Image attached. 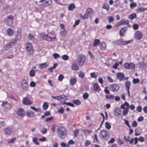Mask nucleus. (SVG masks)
Returning <instances> with one entry per match:
<instances>
[{
    "mask_svg": "<svg viewBox=\"0 0 147 147\" xmlns=\"http://www.w3.org/2000/svg\"><path fill=\"white\" fill-rule=\"evenodd\" d=\"M125 76L123 73L121 72L118 73L117 75V78L120 81L124 79Z\"/></svg>",
    "mask_w": 147,
    "mask_h": 147,
    "instance_id": "6ab92c4d",
    "label": "nucleus"
},
{
    "mask_svg": "<svg viewBox=\"0 0 147 147\" xmlns=\"http://www.w3.org/2000/svg\"><path fill=\"white\" fill-rule=\"evenodd\" d=\"M100 42V40L99 39H96L94 41L93 45L94 46H96L98 45Z\"/></svg>",
    "mask_w": 147,
    "mask_h": 147,
    "instance_id": "ea45409f",
    "label": "nucleus"
},
{
    "mask_svg": "<svg viewBox=\"0 0 147 147\" xmlns=\"http://www.w3.org/2000/svg\"><path fill=\"white\" fill-rule=\"evenodd\" d=\"M117 141L119 144L120 145L124 143L119 138L117 139Z\"/></svg>",
    "mask_w": 147,
    "mask_h": 147,
    "instance_id": "e2e57ef3",
    "label": "nucleus"
},
{
    "mask_svg": "<svg viewBox=\"0 0 147 147\" xmlns=\"http://www.w3.org/2000/svg\"><path fill=\"white\" fill-rule=\"evenodd\" d=\"M134 37L138 40H140L142 38V33L139 31H137L135 33Z\"/></svg>",
    "mask_w": 147,
    "mask_h": 147,
    "instance_id": "2eb2a0df",
    "label": "nucleus"
},
{
    "mask_svg": "<svg viewBox=\"0 0 147 147\" xmlns=\"http://www.w3.org/2000/svg\"><path fill=\"white\" fill-rule=\"evenodd\" d=\"M35 74V71L33 69H31L29 72V75L31 77H32L34 76Z\"/></svg>",
    "mask_w": 147,
    "mask_h": 147,
    "instance_id": "58836bf2",
    "label": "nucleus"
},
{
    "mask_svg": "<svg viewBox=\"0 0 147 147\" xmlns=\"http://www.w3.org/2000/svg\"><path fill=\"white\" fill-rule=\"evenodd\" d=\"M108 22L109 23L113 22L114 20V18L112 16H110L108 18Z\"/></svg>",
    "mask_w": 147,
    "mask_h": 147,
    "instance_id": "8fccbe9b",
    "label": "nucleus"
},
{
    "mask_svg": "<svg viewBox=\"0 0 147 147\" xmlns=\"http://www.w3.org/2000/svg\"><path fill=\"white\" fill-rule=\"evenodd\" d=\"M86 57L85 55L82 54H79L77 57L76 62L80 65H82L85 62Z\"/></svg>",
    "mask_w": 147,
    "mask_h": 147,
    "instance_id": "f03ea898",
    "label": "nucleus"
},
{
    "mask_svg": "<svg viewBox=\"0 0 147 147\" xmlns=\"http://www.w3.org/2000/svg\"><path fill=\"white\" fill-rule=\"evenodd\" d=\"M109 88L110 90L113 92H117L119 89L118 85L116 84H113L110 85Z\"/></svg>",
    "mask_w": 147,
    "mask_h": 147,
    "instance_id": "6e6552de",
    "label": "nucleus"
},
{
    "mask_svg": "<svg viewBox=\"0 0 147 147\" xmlns=\"http://www.w3.org/2000/svg\"><path fill=\"white\" fill-rule=\"evenodd\" d=\"M4 132L6 134H9L12 133L11 129L9 127H6L4 130Z\"/></svg>",
    "mask_w": 147,
    "mask_h": 147,
    "instance_id": "5701e85b",
    "label": "nucleus"
},
{
    "mask_svg": "<svg viewBox=\"0 0 147 147\" xmlns=\"http://www.w3.org/2000/svg\"><path fill=\"white\" fill-rule=\"evenodd\" d=\"M120 108L123 109V115L125 116L127 115L129 109V104L128 102H125L122 104L120 107Z\"/></svg>",
    "mask_w": 147,
    "mask_h": 147,
    "instance_id": "7ed1b4c3",
    "label": "nucleus"
},
{
    "mask_svg": "<svg viewBox=\"0 0 147 147\" xmlns=\"http://www.w3.org/2000/svg\"><path fill=\"white\" fill-rule=\"evenodd\" d=\"M49 65V63L47 62L40 63L38 65V68L42 69L48 66Z\"/></svg>",
    "mask_w": 147,
    "mask_h": 147,
    "instance_id": "aec40b11",
    "label": "nucleus"
},
{
    "mask_svg": "<svg viewBox=\"0 0 147 147\" xmlns=\"http://www.w3.org/2000/svg\"><path fill=\"white\" fill-rule=\"evenodd\" d=\"M16 140V138H13L12 139H9L7 140V142L8 143H12L14 142Z\"/></svg>",
    "mask_w": 147,
    "mask_h": 147,
    "instance_id": "052dcab7",
    "label": "nucleus"
},
{
    "mask_svg": "<svg viewBox=\"0 0 147 147\" xmlns=\"http://www.w3.org/2000/svg\"><path fill=\"white\" fill-rule=\"evenodd\" d=\"M14 19L13 16L11 15H9L7 17L5 18L4 19L5 22H7L8 21V20L10 19L11 20H13Z\"/></svg>",
    "mask_w": 147,
    "mask_h": 147,
    "instance_id": "c756f323",
    "label": "nucleus"
},
{
    "mask_svg": "<svg viewBox=\"0 0 147 147\" xmlns=\"http://www.w3.org/2000/svg\"><path fill=\"white\" fill-rule=\"evenodd\" d=\"M85 76L84 73L82 71H80V73L79 74V76L82 78H84Z\"/></svg>",
    "mask_w": 147,
    "mask_h": 147,
    "instance_id": "13d9d810",
    "label": "nucleus"
},
{
    "mask_svg": "<svg viewBox=\"0 0 147 147\" xmlns=\"http://www.w3.org/2000/svg\"><path fill=\"white\" fill-rule=\"evenodd\" d=\"M120 21L122 25H125L128 24V21L124 19H122Z\"/></svg>",
    "mask_w": 147,
    "mask_h": 147,
    "instance_id": "a19ab883",
    "label": "nucleus"
},
{
    "mask_svg": "<svg viewBox=\"0 0 147 147\" xmlns=\"http://www.w3.org/2000/svg\"><path fill=\"white\" fill-rule=\"evenodd\" d=\"M64 111V110L62 107H61L58 110V112L59 113L63 114Z\"/></svg>",
    "mask_w": 147,
    "mask_h": 147,
    "instance_id": "338daca9",
    "label": "nucleus"
},
{
    "mask_svg": "<svg viewBox=\"0 0 147 147\" xmlns=\"http://www.w3.org/2000/svg\"><path fill=\"white\" fill-rule=\"evenodd\" d=\"M56 127L55 125H53L52 126L51 130L53 133H54L55 131V129Z\"/></svg>",
    "mask_w": 147,
    "mask_h": 147,
    "instance_id": "0e129e2a",
    "label": "nucleus"
},
{
    "mask_svg": "<svg viewBox=\"0 0 147 147\" xmlns=\"http://www.w3.org/2000/svg\"><path fill=\"white\" fill-rule=\"evenodd\" d=\"M76 7V6L74 3H71L69 4L68 7V9L69 11L73 10Z\"/></svg>",
    "mask_w": 147,
    "mask_h": 147,
    "instance_id": "cd10ccee",
    "label": "nucleus"
},
{
    "mask_svg": "<svg viewBox=\"0 0 147 147\" xmlns=\"http://www.w3.org/2000/svg\"><path fill=\"white\" fill-rule=\"evenodd\" d=\"M2 106L5 107V109H10L12 107L11 104L8 103L7 102H4L2 104Z\"/></svg>",
    "mask_w": 147,
    "mask_h": 147,
    "instance_id": "f3484780",
    "label": "nucleus"
},
{
    "mask_svg": "<svg viewBox=\"0 0 147 147\" xmlns=\"http://www.w3.org/2000/svg\"><path fill=\"white\" fill-rule=\"evenodd\" d=\"M32 141L35 144L37 145H38L39 143L37 141V138L36 137L32 139Z\"/></svg>",
    "mask_w": 147,
    "mask_h": 147,
    "instance_id": "de8ad7c7",
    "label": "nucleus"
},
{
    "mask_svg": "<svg viewBox=\"0 0 147 147\" xmlns=\"http://www.w3.org/2000/svg\"><path fill=\"white\" fill-rule=\"evenodd\" d=\"M93 11L90 8H89L87 9L86 13L88 16H91L92 14Z\"/></svg>",
    "mask_w": 147,
    "mask_h": 147,
    "instance_id": "bb28decb",
    "label": "nucleus"
},
{
    "mask_svg": "<svg viewBox=\"0 0 147 147\" xmlns=\"http://www.w3.org/2000/svg\"><path fill=\"white\" fill-rule=\"evenodd\" d=\"M132 42L131 40L124 41L120 40H117L113 42V43L118 45L121 44L125 45L128 43H130Z\"/></svg>",
    "mask_w": 147,
    "mask_h": 147,
    "instance_id": "1a4fd4ad",
    "label": "nucleus"
},
{
    "mask_svg": "<svg viewBox=\"0 0 147 147\" xmlns=\"http://www.w3.org/2000/svg\"><path fill=\"white\" fill-rule=\"evenodd\" d=\"M73 102L77 106L79 105L81 103L80 101L78 99L74 100H73Z\"/></svg>",
    "mask_w": 147,
    "mask_h": 147,
    "instance_id": "37998d69",
    "label": "nucleus"
},
{
    "mask_svg": "<svg viewBox=\"0 0 147 147\" xmlns=\"http://www.w3.org/2000/svg\"><path fill=\"white\" fill-rule=\"evenodd\" d=\"M26 51L29 55H32L34 53V51L31 43L27 42L26 45Z\"/></svg>",
    "mask_w": 147,
    "mask_h": 147,
    "instance_id": "39448f33",
    "label": "nucleus"
},
{
    "mask_svg": "<svg viewBox=\"0 0 147 147\" xmlns=\"http://www.w3.org/2000/svg\"><path fill=\"white\" fill-rule=\"evenodd\" d=\"M102 8L105 9L107 11H108L109 9V6L108 3H105L103 4Z\"/></svg>",
    "mask_w": 147,
    "mask_h": 147,
    "instance_id": "7c9ffc66",
    "label": "nucleus"
},
{
    "mask_svg": "<svg viewBox=\"0 0 147 147\" xmlns=\"http://www.w3.org/2000/svg\"><path fill=\"white\" fill-rule=\"evenodd\" d=\"M16 113L18 115L22 117H23L25 114L24 110L22 108H19L18 109Z\"/></svg>",
    "mask_w": 147,
    "mask_h": 147,
    "instance_id": "f8f14e48",
    "label": "nucleus"
},
{
    "mask_svg": "<svg viewBox=\"0 0 147 147\" xmlns=\"http://www.w3.org/2000/svg\"><path fill=\"white\" fill-rule=\"evenodd\" d=\"M99 47L102 50H105L106 48V44L105 42H103L100 44Z\"/></svg>",
    "mask_w": 147,
    "mask_h": 147,
    "instance_id": "412c9836",
    "label": "nucleus"
},
{
    "mask_svg": "<svg viewBox=\"0 0 147 147\" xmlns=\"http://www.w3.org/2000/svg\"><path fill=\"white\" fill-rule=\"evenodd\" d=\"M61 104L63 105L66 104L67 106H70L72 107H73L74 106V104L73 103L69 102H61Z\"/></svg>",
    "mask_w": 147,
    "mask_h": 147,
    "instance_id": "2f4dec72",
    "label": "nucleus"
},
{
    "mask_svg": "<svg viewBox=\"0 0 147 147\" xmlns=\"http://www.w3.org/2000/svg\"><path fill=\"white\" fill-rule=\"evenodd\" d=\"M124 67L125 68L127 69H131L132 70H134L135 69V65L132 63H125L124 65Z\"/></svg>",
    "mask_w": 147,
    "mask_h": 147,
    "instance_id": "9b49d317",
    "label": "nucleus"
},
{
    "mask_svg": "<svg viewBox=\"0 0 147 147\" xmlns=\"http://www.w3.org/2000/svg\"><path fill=\"white\" fill-rule=\"evenodd\" d=\"M71 68L74 70H78L79 69V67L77 63H72L71 65Z\"/></svg>",
    "mask_w": 147,
    "mask_h": 147,
    "instance_id": "4be33fe9",
    "label": "nucleus"
},
{
    "mask_svg": "<svg viewBox=\"0 0 147 147\" xmlns=\"http://www.w3.org/2000/svg\"><path fill=\"white\" fill-rule=\"evenodd\" d=\"M40 37L41 39L48 41L54 40L55 37H51L47 34H45L44 33H42L40 34Z\"/></svg>",
    "mask_w": 147,
    "mask_h": 147,
    "instance_id": "20e7f679",
    "label": "nucleus"
},
{
    "mask_svg": "<svg viewBox=\"0 0 147 147\" xmlns=\"http://www.w3.org/2000/svg\"><path fill=\"white\" fill-rule=\"evenodd\" d=\"M22 104L24 105H29L32 104V102L29 100L27 97L23 98L22 100Z\"/></svg>",
    "mask_w": 147,
    "mask_h": 147,
    "instance_id": "9d476101",
    "label": "nucleus"
},
{
    "mask_svg": "<svg viewBox=\"0 0 147 147\" xmlns=\"http://www.w3.org/2000/svg\"><path fill=\"white\" fill-rule=\"evenodd\" d=\"M93 89L94 91L99 92L101 90V89L97 83H95L93 85Z\"/></svg>",
    "mask_w": 147,
    "mask_h": 147,
    "instance_id": "dca6fc26",
    "label": "nucleus"
},
{
    "mask_svg": "<svg viewBox=\"0 0 147 147\" xmlns=\"http://www.w3.org/2000/svg\"><path fill=\"white\" fill-rule=\"evenodd\" d=\"M125 89L127 92L128 96L129 97L130 96V94L129 89L130 86L131 84V82L129 81H126L125 82Z\"/></svg>",
    "mask_w": 147,
    "mask_h": 147,
    "instance_id": "ddd939ff",
    "label": "nucleus"
},
{
    "mask_svg": "<svg viewBox=\"0 0 147 147\" xmlns=\"http://www.w3.org/2000/svg\"><path fill=\"white\" fill-rule=\"evenodd\" d=\"M105 127L107 129H110L111 128V126L107 122L105 123Z\"/></svg>",
    "mask_w": 147,
    "mask_h": 147,
    "instance_id": "bf43d9fd",
    "label": "nucleus"
},
{
    "mask_svg": "<svg viewBox=\"0 0 147 147\" xmlns=\"http://www.w3.org/2000/svg\"><path fill=\"white\" fill-rule=\"evenodd\" d=\"M49 105L47 102H45L42 105V108L44 110H46L48 108Z\"/></svg>",
    "mask_w": 147,
    "mask_h": 147,
    "instance_id": "72a5a7b5",
    "label": "nucleus"
},
{
    "mask_svg": "<svg viewBox=\"0 0 147 147\" xmlns=\"http://www.w3.org/2000/svg\"><path fill=\"white\" fill-rule=\"evenodd\" d=\"M136 17V14L135 13H133L129 16V18L131 20H132Z\"/></svg>",
    "mask_w": 147,
    "mask_h": 147,
    "instance_id": "f704fd0d",
    "label": "nucleus"
},
{
    "mask_svg": "<svg viewBox=\"0 0 147 147\" xmlns=\"http://www.w3.org/2000/svg\"><path fill=\"white\" fill-rule=\"evenodd\" d=\"M21 36L20 32L18 31L15 39L17 41L19 40L21 38Z\"/></svg>",
    "mask_w": 147,
    "mask_h": 147,
    "instance_id": "c85d7f7f",
    "label": "nucleus"
},
{
    "mask_svg": "<svg viewBox=\"0 0 147 147\" xmlns=\"http://www.w3.org/2000/svg\"><path fill=\"white\" fill-rule=\"evenodd\" d=\"M100 138L102 139H105L106 138L107 136V131L105 130H102L99 134Z\"/></svg>",
    "mask_w": 147,
    "mask_h": 147,
    "instance_id": "4468645a",
    "label": "nucleus"
},
{
    "mask_svg": "<svg viewBox=\"0 0 147 147\" xmlns=\"http://www.w3.org/2000/svg\"><path fill=\"white\" fill-rule=\"evenodd\" d=\"M64 78V77L63 75L62 74H60L58 77V80L59 81H61Z\"/></svg>",
    "mask_w": 147,
    "mask_h": 147,
    "instance_id": "5fc2aeb1",
    "label": "nucleus"
},
{
    "mask_svg": "<svg viewBox=\"0 0 147 147\" xmlns=\"http://www.w3.org/2000/svg\"><path fill=\"white\" fill-rule=\"evenodd\" d=\"M138 125L136 121H133L132 123L131 124V125L133 127H136Z\"/></svg>",
    "mask_w": 147,
    "mask_h": 147,
    "instance_id": "680f3d73",
    "label": "nucleus"
},
{
    "mask_svg": "<svg viewBox=\"0 0 147 147\" xmlns=\"http://www.w3.org/2000/svg\"><path fill=\"white\" fill-rule=\"evenodd\" d=\"M79 130L78 129H76L74 131V135L75 137H76L79 133Z\"/></svg>",
    "mask_w": 147,
    "mask_h": 147,
    "instance_id": "6e6d98bb",
    "label": "nucleus"
},
{
    "mask_svg": "<svg viewBox=\"0 0 147 147\" xmlns=\"http://www.w3.org/2000/svg\"><path fill=\"white\" fill-rule=\"evenodd\" d=\"M61 146L63 147H69V145L68 144H65L64 142L61 143Z\"/></svg>",
    "mask_w": 147,
    "mask_h": 147,
    "instance_id": "4d7b16f0",
    "label": "nucleus"
},
{
    "mask_svg": "<svg viewBox=\"0 0 147 147\" xmlns=\"http://www.w3.org/2000/svg\"><path fill=\"white\" fill-rule=\"evenodd\" d=\"M21 84L22 89L24 91H26L28 90L29 85L26 80L24 79L22 80L21 81Z\"/></svg>",
    "mask_w": 147,
    "mask_h": 147,
    "instance_id": "423d86ee",
    "label": "nucleus"
},
{
    "mask_svg": "<svg viewBox=\"0 0 147 147\" xmlns=\"http://www.w3.org/2000/svg\"><path fill=\"white\" fill-rule=\"evenodd\" d=\"M136 5L137 4L134 2L131 3L130 5V7L131 9H132L134 7H136Z\"/></svg>",
    "mask_w": 147,
    "mask_h": 147,
    "instance_id": "a18cd8bd",
    "label": "nucleus"
},
{
    "mask_svg": "<svg viewBox=\"0 0 147 147\" xmlns=\"http://www.w3.org/2000/svg\"><path fill=\"white\" fill-rule=\"evenodd\" d=\"M26 115L28 117H32L34 115V112L32 111H27Z\"/></svg>",
    "mask_w": 147,
    "mask_h": 147,
    "instance_id": "473e14b6",
    "label": "nucleus"
},
{
    "mask_svg": "<svg viewBox=\"0 0 147 147\" xmlns=\"http://www.w3.org/2000/svg\"><path fill=\"white\" fill-rule=\"evenodd\" d=\"M52 97L56 100H59L60 101H61L63 100H64V98L65 97V96L64 95H61L60 96H52Z\"/></svg>",
    "mask_w": 147,
    "mask_h": 147,
    "instance_id": "a211bd4d",
    "label": "nucleus"
},
{
    "mask_svg": "<svg viewBox=\"0 0 147 147\" xmlns=\"http://www.w3.org/2000/svg\"><path fill=\"white\" fill-rule=\"evenodd\" d=\"M14 34V32L11 29L9 28L7 29V34L9 36H12Z\"/></svg>",
    "mask_w": 147,
    "mask_h": 147,
    "instance_id": "a878e982",
    "label": "nucleus"
},
{
    "mask_svg": "<svg viewBox=\"0 0 147 147\" xmlns=\"http://www.w3.org/2000/svg\"><path fill=\"white\" fill-rule=\"evenodd\" d=\"M30 108L36 112H42L41 110L39 108H36L35 107L32 106H31Z\"/></svg>",
    "mask_w": 147,
    "mask_h": 147,
    "instance_id": "c03bdc74",
    "label": "nucleus"
},
{
    "mask_svg": "<svg viewBox=\"0 0 147 147\" xmlns=\"http://www.w3.org/2000/svg\"><path fill=\"white\" fill-rule=\"evenodd\" d=\"M80 16L81 18L83 20L87 19L89 17L86 13H85L83 16H82V14H81L80 15Z\"/></svg>",
    "mask_w": 147,
    "mask_h": 147,
    "instance_id": "49530a36",
    "label": "nucleus"
},
{
    "mask_svg": "<svg viewBox=\"0 0 147 147\" xmlns=\"http://www.w3.org/2000/svg\"><path fill=\"white\" fill-rule=\"evenodd\" d=\"M30 87H33L35 86L36 83L32 81L30 82Z\"/></svg>",
    "mask_w": 147,
    "mask_h": 147,
    "instance_id": "774afa93",
    "label": "nucleus"
},
{
    "mask_svg": "<svg viewBox=\"0 0 147 147\" xmlns=\"http://www.w3.org/2000/svg\"><path fill=\"white\" fill-rule=\"evenodd\" d=\"M77 81V79L76 77L71 78L70 79V83L72 85H74Z\"/></svg>",
    "mask_w": 147,
    "mask_h": 147,
    "instance_id": "b1692460",
    "label": "nucleus"
},
{
    "mask_svg": "<svg viewBox=\"0 0 147 147\" xmlns=\"http://www.w3.org/2000/svg\"><path fill=\"white\" fill-rule=\"evenodd\" d=\"M105 98L108 99H113L114 98V96L113 95H106Z\"/></svg>",
    "mask_w": 147,
    "mask_h": 147,
    "instance_id": "79ce46f5",
    "label": "nucleus"
},
{
    "mask_svg": "<svg viewBox=\"0 0 147 147\" xmlns=\"http://www.w3.org/2000/svg\"><path fill=\"white\" fill-rule=\"evenodd\" d=\"M88 96L89 95L88 94L87 92H86L83 94V98L84 99H86L88 97Z\"/></svg>",
    "mask_w": 147,
    "mask_h": 147,
    "instance_id": "603ef678",
    "label": "nucleus"
},
{
    "mask_svg": "<svg viewBox=\"0 0 147 147\" xmlns=\"http://www.w3.org/2000/svg\"><path fill=\"white\" fill-rule=\"evenodd\" d=\"M58 136L61 138L64 139L67 134V131L64 127L60 126L57 130Z\"/></svg>",
    "mask_w": 147,
    "mask_h": 147,
    "instance_id": "f257e3e1",
    "label": "nucleus"
},
{
    "mask_svg": "<svg viewBox=\"0 0 147 147\" xmlns=\"http://www.w3.org/2000/svg\"><path fill=\"white\" fill-rule=\"evenodd\" d=\"M127 27H125L122 28L120 30L119 33L121 36H122L123 35V33L127 30Z\"/></svg>",
    "mask_w": 147,
    "mask_h": 147,
    "instance_id": "393cba45",
    "label": "nucleus"
},
{
    "mask_svg": "<svg viewBox=\"0 0 147 147\" xmlns=\"http://www.w3.org/2000/svg\"><path fill=\"white\" fill-rule=\"evenodd\" d=\"M90 76L92 78H96L97 77V75L95 72H94L91 73Z\"/></svg>",
    "mask_w": 147,
    "mask_h": 147,
    "instance_id": "09e8293b",
    "label": "nucleus"
},
{
    "mask_svg": "<svg viewBox=\"0 0 147 147\" xmlns=\"http://www.w3.org/2000/svg\"><path fill=\"white\" fill-rule=\"evenodd\" d=\"M62 58L63 60H66L68 59L69 57L67 55H64L62 56Z\"/></svg>",
    "mask_w": 147,
    "mask_h": 147,
    "instance_id": "864d4df0",
    "label": "nucleus"
},
{
    "mask_svg": "<svg viewBox=\"0 0 147 147\" xmlns=\"http://www.w3.org/2000/svg\"><path fill=\"white\" fill-rule=\"evenodd\" d=\"M82 131L84 133L85 135L90 134L92 132V131L91 130H83Z\"/></svg>",
    "mask_w": 147,
    "mask_h": 147,
    "instance_id": "4c0bfd02",
    "label": "nucleus"
},
{
    "mask_svg": "<svg viewBox=\"0 0 147 147\" xmlns=\"http://www.w3.org/2000/svg\"><path fill=\"white\" fill-rule=\"evenodd\" d=\"M114 113L115 115V116L117 117H121L123 115H122L121 114V113L120 112H119L117 111H114Z\"/></svg>",
    "mask_w": 147,
    "mask_h": 147,
    "instance_id": "c9c22d12",
    "label": "nucleus"
},
{
    "mask_svg": "<svg viewBox=\"0 0 147 147\" xmlns=\"http://www.w3.org/2000/svg\"><path fill=\"white\" fill-rule=\"evenodd\" d=\"M140 81V80L138 78H134L133 80V82L134 84L138 83Z\"/></svg>",
    "mask_w": 147,
    "mask_h": 147,
    "instance_id": "3c124183",
    "label": "nucleus"
},
{
    "mask_svg": "<svg viewBox=\"0 0 147 147\" xmlns=\"http://www.w3.org/2000/svg\"><path fill=\"white\" fill-rule=\"evenodd\" d=\"M53 116H51L49 117L46 118L45 119V122H47L50 121L52 120L53 119Z\"/></svg>",
    "mask_w": 147,
    "mask_h": 147,
    "instance_id": "69168bd1",
    "label": "nucleus"
},
{
    "mask_svg": "<svg viewBox=\"0 0 147 147\" xmlns=\"http://www.w3.org/2000/svg\"><path fill=\"white\" fill-rule=\"evenodd\" d=\"M39 3L40 5L47 6L51 4L52 1L51 0H40Z\"/></svg>",
    "mask_w": 147,
    "mask_h": 147,
    "instance_id": "0eeeda50",
    "label": "nucleus"
},
{
    "mask_svg": "<svg viewBox=\"0 0 147 147\" xmlns=\"http://www.w3.org/2000/svg\"><path fill=\"white\" fill-rule=\"evenodd\" d=\"M13 46L9 42L8 43L5 47V49L6 50H8L9 49L11 48Z\"/></svg>",
    "mask_w": 147,
    "mask_h": 147,
    "instance_id": "e433bc0d",
    "label": "nucleus"
}]
</instances>
